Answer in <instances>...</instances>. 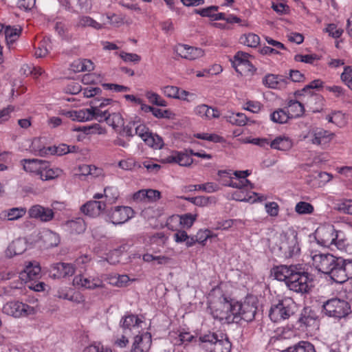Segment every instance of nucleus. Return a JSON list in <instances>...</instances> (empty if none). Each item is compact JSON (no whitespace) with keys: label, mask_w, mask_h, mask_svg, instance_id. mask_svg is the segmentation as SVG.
<instances>
[{"label":"nucleus","mask_w":352,"mask_h":352,"mask_svg":"<svg viewBox=\"0 0 352 352\" xmlns=\"http://www.w3.org/2000/svg\"><path fill=\"white\" fill-rule=\"evenodd\" d=\"M311 265L318 272L329 275L334 281L333 274L337 271L340 257H336L329 253H322L316 250L309 252Z\"/></svg>","instance_id":"nucleus-1"},{"label":"nucleus","mask_w":352,"mask_h":352,"mask_svg":"<svg viewBox=\"0 0 352 352\" xmlns=\"http://www.w3.org/2000/svg\"><path fill=\"white\" fill-rule=\"evenodd\" d=\"M152 344L151 334L145 332L134 338L131 352H148ZM83 352H113L111 349L101 343H94L85 347Z\"/></svg>","instance_id":"nucleus-2"},{"label":"nucleus","mask_w":352,"mask_h":352,"mask_svg":"<svg viewBox=\"0 0 352 352\" xmlns=\"http://www.w3.org/2000/svg\"><path fill=\"white\" fill-rule=\"evenodd\" d=\"M199 341L205 344L204 347L209 352H230L231 350V343L227 337L221 336L219 339L214 333L208 332L201 335L199 338Z\"/></svg>","instance_id":"nucleus-3"},{"label":"nucleus","mask_w":352,"mask_h":352,"mask_svg":"<svg viewBox=\"0 0 352 352\" xmlns=\"http://www.w3.org/2000/svg\"><path fill=\"white\" fill-rule=\"evenodd\" d=\"M298 265L292 274L287 287L297 293H307L311 288V278L308 272L301 271Z\"/></svg>","instance_id":"nucleus-4"},{"label":"nucleus","mask_w":352,"mask_h":352,"mask_svg":"<svg viewBox=\"0 0 352 352\" xmlns=\"http://www.w3.org/2000/svg\"><path fill=\"white\" fill-rule=\"evenodd\" d=\"M295 307V303L291 298L283 299L271 307L269 316L274 322L288 319L294 313Z\"/></svg>","instance_id":"nucleus-5"},{"label":"nucleus","mask_w":352,"mask_h":352,"mask_svg":"<svg viewBox=\"0 0 352 352\" xmlns=\"http://www.w3.org/2000/svg\"><path fill=\"white\" fill-rule=\"evenodd\" d=\"M334 137V133L322 128L313 127L303 135L302 139L308 143L324 148Z\"/></svg>","instance_id":"nucleus-6"},{"label":"nucleus","mask_w":352,"mask_h":352,"mask_svg":"<svg viewBox=\"0 0 352 352\" xmlns=\"http://www.w3.org/2000/svg\"><path fill=\"white\" fill-rule=\"evenodd\" d=\"M350 309L349 302L340 298H331L323 305V310L327 316L338 319L346 316L350 312Z\"/></svg>","instance_id":"nucleus-7"},{"label":"nucleus","mask_w":352,"mask_h":352,"mask_svg":"<svg viewBox=\"0 0 352 352\" xmlns=\"http://www.w3.org/2000/svg\"><path fill=\"white\" fill-rule=\"evenodd\" d=\"M2 311L14 318H22L35 314L36 309L19 301H10L3 305Z\"/></svg>","instance_id":"nucleus-8"},{"label":"nucleus","mask_w":352,"mask_h":352,"mask_svg":"<svg viewBox=\"0 0 352 352\" xmlns=\"http://www.w3.org/2000/svg\"><path fill=\"white\" fill-rule=\"evenodd\" d=\"M278 248L285 258H292L300 252L297 238L293 233H283L280 235Z\"/></svg>","instance_id":"nucleus-9"},{"label":"nucleus","mask_w":352,"mask_h":352,"mask_svg":"<svg viewBox=\"0 0 352 352\" xmlns=\"http://www.w3.org/2000/svg\"><path fill=\"white\" fill-rule=\"evenodd\" d=\"M234 303H231L228 299L221 296L218 302H212L210 306L212 314L214 318L223 320H230L232 315Z\"/></svg>","instance_id":"nucleus-10"},{"label":"nucleus","mask_w":352,"mask_h":352,"mask_svg":"<svg viewBox=\"0 0 352 352\" xmlns=\"http://www.w3.org/2000/svg\"><path fill=\"white\" fill-rule=\"evenodd\" d=\"M256 309L254 301L245 300L243 302H236L234 303L232 315L234 317H240L246 322H251L254 318Z\"/></svg>","instance_id":"nucleus-11"},{"label":"nucleus","mask_w":352,"mask_h":352,"mask_svg":"<svg viewBox=\"0 0 352 352\" xmlns=\"http://www.w3.org/2000/svg\"><path fill=\"white\" fill-rule=\"evenodd\" d=\"M107 216L113 224L121 225L133 217L134 211L129 206H115L108 210Z\"/></svg>","instance_id":"nucleus-12"},{"label":"nucleus","mask_w":352,"mask_h":352,"mask_svg":"<svg viewBox=\"0 0 352 352\" xmlns=\"http://www.w3.org/2000/svg\"><path fill=\"white\" fill-rule=\"evenodd\" d=\"M73 285L79 289L94 290L102 288L104 283L98 276L78 274L73 278Z\"/></svg>","instance_id":"nucleus-13"},{"label":"nucleus","mask_w":352,"mask_h":352,"mask_svg":"<svg viewBox=\"0 0 352 352\" xmlns=\"http://www.w3.org/2000/svg\"><path fill=\"white\" fill-rule=\"evenodd\" d=\"M76 272L75 266L72 263L59 262L50 266L49 276L52 279H63L72 276Z\"/></svg>","instance_id":"nucleus-14"},{"label":"nucleus","mask_w":352,"mask_h":352,"mask_svg":"<svg viewBox=\"0 0 352 352\" xmlns=\"http://www.w3.org/2000/svg\"><path fill=\"white\" fill-rule=\"evenodd\" d=\"M336 230L333 226H320L315 232V239L317 243L324 247L332 248Z\"/></svg>","instance_id":"nucleus-15"},{"label":"nucleus","mask_w":352,"mask_h":352,"mask_svg":"<svg viewBox=\"0 0 352 352\" xmlns=\"http://www.w3.org/2000/svg\"><path fill=\"white\" fill-rule=\"evenodd\" d=\"M173 51L181 58L189 60H194L204 56V51L201 48L182 43L177 44Z\"/></svg>","instance_id":"nucleus-16"},{"label":"nucleus","mask_w":352,"mask_h":352,"mask_svg":"<svg viewBox=\"0 0 352 352\" xmlns=\"http://www.w3.org/2000/svg\"><path fill=\"white\" fill-rule=\"evenodd\" d=\"M337 271L334 272V282L343 283L352 278V259H343L340 257Z\"/></svg>","instance_id":"nucleus-17"},{"label":"nucleus","mask_w":352,"mask_h":352,"mask_svg":"<svg viewBox=\"0 0 352 352\" xmlns=\"http://www.w3.org/2000/svg\"><path fill=\"white\" fill-rule=\"evenodd\" d=\"M197 219L196 214L190 213L184 214L183 215H173L170 217L166 221L167 228L173 231L176 230V226H173L172 223L181 225L184 228H190Z\"/></svg>","instance_id":"nucleus-18"},{"label":"nucleus","mask_w":352,"mask_h":352,"mask_svg":"<svg viewBox=\"0 0 352 352\" xmlns=\"http://www.w3.org/2000/svg\"><path fill=\"white\" fill-rule=\"evenodd\" d=\"M28 214L30 218L38 219L43 222L50 221L54 217L52 209L38 204L31 206L28 210Z\"/></svg>","instance_id":"nucleus-19"},{"label":"nucleus","mask_w":352,"mask_h":352,"mask_svg":"<svg viewBox=\"0 0 352 352\" xmlns=\"http://www.w3.org/2000/svg\"><path fill=\"white\" fill-rule=\"evenodd\" d=\"M106 208V204L101 201H89L83 204L80 210L85 215L96 217L100 215V214Z\"/></svg>","instance_id":"nucleus-20"},{"label":"nucleus","mask_w":352,"mask_h":352,"mask_svg":"<svg viewBox=\"0 0 352 352\" xmlns=\"http://www.w3.org/2000/svg\"><path fill=\"white\" fill-rule=\"evenodd\" d=\"M296 265H291L289 266L287 265H280L274 267L272 269V274L274 277L275 279L279 281H284L287 285L289 283V280L292 276L293 272H294V269Z\"/></svg>","instance_id":"nucleus-21"},{"label":"nucleus","mask_w":352,"mask_h":352,"mask_svg":"<svg viewBox=\"0 0 352 352\" xmlns=\"http://www.w3.org/2000/svg\"><path fill=\"white\" fill-rule=\"evenodd\" d=\"M23 170L30 173L40 175L41 167L45 165V161L37 159H23L20 161Z\"/></svg>","instance_id":"nucleus-22"},{"label":"nucleus","mask_w":352,"mask_h":352,"mask_svg":"<svg viewBox=\"0 0 352 352\" xmlns=\"http://www.w3.org/2000/svg\"><path fill=\"white\" fill-rule=\"evenodd\" d=\"M64 229L72 234H82L86 230V224L82 218L67 221L64 225Z\"/></svg>","instance_id":"nucleus-23"},{"label":"nucleus","mask_w":352,"mask_h":352,"mask_svg":"<svg viewBox=\"0 0 352 352\" xmlns=\"http://www.w3.org/2000/svg\"><path fill=\"white\" fill-rule=\"evenodd\" d=\"M26 212V208L23 207L12 208L1 211L0 219L3 221H16L24 217Z\"/></svg>","instance_id":"nucleus-24"},{"label":"nucleus","mask_w":352,"mask_h":352,"mask_svg":"<svg viewBox=\"0 0 352 352\" xmlns=\"http://www.w3.org/2000/svg\"><path fill=\"white\" fill-rule=\"evenodd\" d=\"M193 112L196 116L206 120L217 118L220 116V113L217 109L204 104L197 106L194 109Z\"/></svg>","instance_id":"nucleus-25"},{"label":"nucleus","mask_w":352,"mask_h":352,"mask_svg":"<svg viewBox=\"0 0 352 352\" xmlns=\"http://www.w3.org/2000/svg\"><path fill=\"white\" fill-rule=\"evenodd\" d=\"M27 242L23 239H17L13 241L8 247L6 254L8 257L23 254L27 249Z\"/></svg>","instance_id":"nucleus-26"},{"label":"nucleus","mask_w":352,"mask_h":352,"mask_svg":"<svg viewBox=\"0 0 352 352\" xmlns=\"http://www.w3.org/2000/svg\"><path fill=\"white\" fill-rule=\"evenodd\" d=\"M82 111L88 113L87 119L85 118L84 122L96 120L99 122L106 121L109 115L110 114L109 110H102L101 109H97L90 107L89 109H82Z\"/></svg>","instance_id":"nucleus-27"},{"label":"nucleus","mask_w":352,"mask_h":352,"mask_svg":"<svg viewBox=\"0 0 352 352\" xmlns=\"http://www.w3.org/2000/svg\"><path fill=\"white\" fill-rule=\"evenodd\" d=\"M21 32L22 28L19 25H6L4 34L7 45L9 47L19 39Z\"/></svg>","instance_id":"nucleus-28"},{"label":"nucleus","mask_w":352,"mask_h":352,"mask_svg":"<svg viewBox=\"0 0 352 352\" xmlns=\"http://www.w3.org/2000/svg\"><path fill=\"white\" fill-rule=\"evenodd\" d=\"M63 173L61 169L58 168H52L49 163L45 161V165L41 167V171L39 177L42 180H52L60 177Z\"/></svg>","instance_id":"nucleus-29"},{"label":"nucleus","mask_w":352,"mask_h":352,"mask_svg":"<svg viewBox=\"0 0 352 352\" xmlns=\"http://www.w3.org/2000/svg\"><path fill=\"white\" fill-rule=\"evenodd\" d=\"M285 110L291 119L300 117L305 112L304 105L297 100H289L285 107Z\"/></svg>","instance_id":"nucleus-30"},{"label":"nucleus","mask_w":352,"mask_h":352,"mask_svg":"<svg viewBox=\"0 0 352 352\" xmlns=\"http://www.w3.org/2000/svg\"><path fill=\"white\" fill-rule=\"evenodd\" d=\"M263 84L270 89H280L286 84V80L281 76L270 74L263 78Z\"/></svg>","instance_id":"nucleus-31"},{"label":"nucleus","mask_w":352,"mask_h":352,"mask_svg":"<svg viewBox=\"0 0 352 352\" xmlns=\"http://www.w3.org/2000/svg\"><path fill=\"white\" fill-rule=\"evenodd\" d=\"M270 146L272 148L285 151L292 148L293 142L289 137L280 135L271 141Z\"/></svg>","instance_id":"nucleus-32"},{"label":"nucleus","mask_w":352,"mask_h":352,"mask_svg":"<svg viewBox=\"0 0 352 352\" xmlns=\"http://www.w3.org/2000/svg\"><path fill=\"white\" fill-rule=\"evenodd\" d=\"M219 190V186L214 182H207L203 184L190 185L186 187V190L188 192L195 190H202L208 193L217 192Z\"/></svg>","instance_id":"nucleus-33"},{"label":"nucleus","mask_w":352,"mask_h":352,"mask_svg":"<svg viewBox=\"0 0 352 352\" xmlns=\"http://www.w3.org/2000/svg\"><path fill=\"white\" fill-rule=\"evenodd\" d=\"M41 267L36 261H30L25 265L23 273L25 274L30 280L38 278L41 274Z\"/></svg>","instance_id":"nucleus-34"},{"label":"nucleus","mask_w":352,"mask_h":352,"mask_svg":"<svg viewBox=\"0 0 352 352\" xmlns=\"http://www.w3.org/2000/svg\"><path fill=\"white\" fill-rule=\"evenodd\" d=\"M71 67L74 72H90L94 69L93 63L88 59L74 60Z\"/></svg>","instance_id":"nucleus-35"},{"label":"nucleus","mask_w":352,"mask_h":352,"mask_svg":"<svg viewBox=\"0 0 352 352\" xmlns=\"http://www.w3.org/2000/svg\"><path fill=\"white\" fill-rule=\"evenodd\" d=\"M32 150L37 155L46 156L52 153V148L50 146L45 147L42 144L41 138H34L32 142Z\"/></svg>","instance_id":"nucleus-36"},{"label":"nucleus","mask_w":352,"mask_h":352,"mask_svg":"<svg viewBox=\"0 0 352 352\" xmlns=\"http://www.w3.org/2000/svg\"><path fill=\"white\" fill-rule=\"evenodd\" d=\"M59 115L69 118L73 121L84 122L85 118L87 119V117L86 116H88V113L82 111V109L72 111L60 110L59 111Z\"/></svg>","instance_id":"nucleus-37"},{"label":"nucleus","mask_w":352,"mask_h":352,"mask_svg":"<svg viewBox=\"0 0 352 352\" xmlns=\"http://www.w3.org/2000/svg\"><path fill=\"white\" fill-rule=\"evenodd\" d=\"M252 195H243V192H235L234 194V199L239 201L244 202H252L254 203L256 201H263L266 199V197L264 195H261L256 192H251Z\"/></svg>","instance_id":"nucleus-38"},{"label":"nucleus","mask_w":352,"mask_h":352,"mask_svg":"<svg viewBox=\"0 0 352 352\" xmlns=\"http://www.w3.org/2000/svg\"><path fill=\"white\" fill-rule=\"evenodd\" d=\"M283 352H316L314 345L307 341H300Z\"/></svg>","instance_id":"nucleus-39"},{"label":"nucleus","mask_w":352,"mask_h":352,"mask_svg":"<svg viewBox=\"0 0 352 352\" xmlns=\"http://www.w3.org/2000/svg\"><path fill=\"white\" fill-rule=\"evenodd\" d=\"M240 43L250 47H256L260 43V38L253 33L244 34L239 38Z\"/></svg>","instance_id":"nucleus-40"},{"label":"nucleus","mask_w":352,"mask_h":352,"mask_svg":"<svg viewBox=\"0 0 352 352\" xmlns=\"http://www.w3.org/2000/svg\"><path fill=\"white\" fill-rule=\"evenodd\" d=\"M103 192L106 201L109 204L116 203L120 197L119 190L116 186H107L104 188Z\"/></svg>","instance_id":"nucleus-41"},{"label":"nucleus","mask_w":352,"mask_h":352,"mask_svg":"<svg viewBox=\"0 0 352 352\" xmlns=\"http://www.w3.org/2000/svg\"><path fill=\"white\" fill-rule=\"evenodd\" d=\"M142 321L134 315H129L122 318L120 325L124 329H131L133 327H140Z\"/></svg>","instance_id":"nucleus-42"},{"label":"nucleus","mask_w":352,"mask_h":352,"mask_svg":"<svg viewBox=\"0 0 352 352\" xmlns=\"http://www.w3.org/2000/svg\"><path fill=\"white\" fill-rule=\"evenodd\" d=\"M146 144L155 149H160L164 145L162 138L156 133L152 132L148 135L146 140L144 141Z\"/></svg>","instance_id":"nucleus-43"},{"label":"nucleus","mask_w":352,"mask_h":352,"mask_svg":"<svg viewBox=\"0 0 352 352\" xmlns=\"http://www.w3.org/2000/svg\"><path fill=\"white\" fill-rule=\"evenodd\" d=\"M77 26L82 28L91 27L96 30H100L102 27L101 24L88 16H80L78 18Z\"/></svg>","instance_id":"nucleus-44"},{"label":"nucleus","mask_w":352,"mask_h":352,"mask_svg":"<svg viewBox=\"0 0 352 352\" xmlns=\"http://www.w3.org/2000/svg\"><path fill=\"white\" fill-rule=\"evenodd\" d=\"M51 48V44L49 39H43L36 48L34 55L36 58L45 57Z\"/></svg>","instance_id":"nucleus-45"},{"label":"nucleus","mask_w":352,"mask_h":352,"mask_svg":"<svg viewBox=\"0 0 352 352\" xmlns=\"http://www.w3.org/2000/svg\"><path fill=\"white\" fill-rule=\"evenodd\" d=\"M271 120L276 123H286L289 119H291L285 109H279L274 111L271 115Z\"/></svg>","instance_id":"nucleus-46"},{"label":"nucleus","mask_w":352,"mask_h":352,"mask_svg":"<svg viewBox=\"0 0 352 352\" xmlns=\"http://www.w3.org/2000/svg\"><path fill=\"white\" fill-rule=\"evenodd\" d=\"M145 96L148 100L149 102L153 104L159 106V107H166L167 105V102L164 100L158 94L153 92L151 91H148L145 94Z\"/></svg>","instance_id":"nucleus-47"},{"label":"nucleus","mask_w":352,"mask_h":352,"mask_svg":"<svg viewBox=\"0 0 352 352\" xmlns=\"http://www.w3.org/2000/svg\"><path fill=\"white\" fill-rule=\"evenodd\" d=\"M223 185L226 186L245 190L252 189L254 188V185L251 182H250V184H245L243 181L236 178H230L229 183H223Z\"/></svg>","instance_id":"nucleus-48"},{"label":"nucleus","mask_w":352,"mask_h":352,"mask_svg":"<svg viewBox=\"0 0 352 352\" xmlns=\"http://www.w3.org/2000/svg\"><path fill=\"white\" fill-rule=\"evenodd\" d=\"M314 210V206L306 201H299L295 206V212L298 214H311Z\"/></svg>","instance_id":"nucleus-49"},{"label":"nucleus","mask_w":352,"mask_h":352,"mask_svg":"<svg viewBox=\"0 0 352 352\" xmlns=\"http://www.w3.org/2000/svg\"><path fill=\"white\" fill-rule=\"evenodd\" d=\"M44 241L48 247H56L60 243V236L57 233L48 230L45 233Z\"/></svg>","instance_id":"nucleus-50"},{"label":"nucleus","mask_w":352,"mask_h":352,"mask_svg":"<svg viewBox=\"0 0 352 352\" xmlns=\"http://www.w3.org/2000/svg\"><path fill=\"white\" fill-rule=\"evenodd\" d=\"M335 236L336 239L334 240L333 246H335L338 250L341 251H346L348 242L344 233L341 231H336Z\"/></svg>","instance_id":"nucleus-51"},{"label":"nucleus","mask_w":352,"mask_h":352,"mask_svg":"<svg viewBox=\"0 0 352 352\" xmlns=\"http://www.w3.org/2000/svg\"><path fill=\"white\" fill-rule=\"evenodd\" d=\"M228 121L232 124L244 126L247 123L248 118L243 113H233L228 117Z\"/></svg>","instance_id":"nucleus-52"},{"label":"nucleus","mask_w":352,"mask_h":352,"mask_svg":"<svg viewBox=\"0 0 352 352\" xmlns=\"http://www.w3.org/2000/svg\"><path fill=\"white\" fill-rule=\"evenodd\" d=\"M235 70L241 76H248L254 75L256 72V68L250 60H248L243 65H241V66L239 67H238Z\"/></svg>","instance_id":"nucleus-53"},{"label":"nucleus","mask_w":352,"mask_h":352,"mask_svg":"<svg viewBox=\"0 0 352 352\" xmlns=\"http://www.w3.org/2000/svg\"><path fill=\"white\" fill-rule=\"evenodd\" d=\"M217 234H213L210 230H200L195 235L196 241L197 243L204 245L207 239L216 237Z\"/></svg>","instance_id":"nucleus-54"},{"label":"nucleus","mask_w":352,"mask_h":352,"mask_svg":"<svg viewBox=\"0 0 352 352\" xmlns=\"http://www.w3.org/2000/svg\"><path fill=\"white\" fill-rule=\"evenodd\" d=\"M249 57L250 55L248 53L238 52L234 56L233 60H232V66L235 69H236L238 67H239L241 66V65H243L248 62L249 60Z\"/></svg>","instance_id":"nucleus-55"},{"label":"nucleus","mask_w":352,"mask_h":352,"mask_svg":"<svg viewBox=\"0 0 352 352\" xmlns=\"http://www.w3.org/2000/svg\"><path fill=\"white\" fill-rule=\"evenodd\" d=\"M324 31L328 33L329 36L334 38H340L343 33L342 28H338L335 23L328 24Z\"/></svg>","instance_id":"nucleus-56"},{"label":"nucleus","mask_w":352,"mask_h":352,"mask_svg":"<svg viewBox=\"0 0 352 352\" xmlns=\"http://www.w3.org/2000/svg\"><path fill=\"white\" fill-rule=\"evenodd\" d=\"M299 322L301 325H303L307 328H311V329H317L318 327L317 320L311 316L302 315L300 318Z\"/></svg>","instance_id":"nucleus-57"},{"label":"nucleus","mask_w":352,"mask_h":352,"mask_svg":"<svg viewBox=\"0 0 352 352\" xmlns=\"http://www.w3.org/2000/svg\"><path fill=\"white\" fill-rule=\"evenodd\" d=\"M107 124L116 129L123 124V120L119 113H110L106 121Z\"/></svg>","instance_id":"nucleus-58"},{"label":"nucleus","mask_w":352,"mask_h":352,"mask_svg":"<svg viewBox=\"0 0 352 352\" xmlns=\"http://www.w3.org/2000/svg\"><path fill=\"white\" fill-rule=\"evenodd\" d=\"M323 82L320 79H316L311 81L309 85H307L303 89L301 90L296 91L295 92L296 96H302L304 93H307L311 89H317L322 87Z\"/></svg>","instance_id":"nucleus-59"},{"label":"nucleus","mask_w":352,"mask_h":352,"mask_svg":"<svg viewBox=\"0 0 352 352\" xmlns=\"http://www.w3.org/2000/svg\"><path fill=\"white\" fill-rule=\"evenodd\" d=\"M193 160L188 153L176 152V163L183 166H190Z\"/></svg>","instance_id":"nucleus-60"},{"label":"nucleus","mask_w":352,"mask_h":352,"mask_svg":"<svg viewBox=\"0 0 352 352\" xmlns=\"http://www.w3.org/2000/svg\"><path fill=\"white\" fill-rule=\"evenodd\" d=\"M341 80L352 90V67H344V72L341 74Z\"/></svg>","instance_id":"nucleus-61"},{"label":"nucleus","mask_w":352,"mask_h":352,"mask_svg":"<svg viewBox=\"0 0 352 352\" xmlns=\"http://www.w3.org/2000/svg\"><path fill=\"white\" fill-rule=\"evenodd\" d=\"M195 137L198 139L208 140L213 142H221L223 138L214 133H197Z\"/></svg>","instance_id":"nucleus-62"},{"label":"nucleus","mask_w":352,"mask_h":352,"mask_svg":"<svg viewBox=\"0 0 352 352\" xmlns=\"http://www.w3.org/2000/svg\"><path fill=\"white\" fill-rule=\"evenodd\" d=\"M112 102H113V100L110 99V98H95L91 102V107L102 109L106 106L110 104Z\"/></svg>","instance_id":"nucleus-63"},{"label":"nucleus","mask_w":352,"mask_h":352,"mask_svg":"<svg viewBox=\"0 0 352 352\" xmlns=\"http://www.w3.org/2000/svg\"><path fill=\"white\" fill-rule=\"evenodd\" d=\"M151 131L144 124H139L135 127V135H138L143 141L146 140Z\"/></svg>","instance_id":"nucleus-64"}]
</instances>
